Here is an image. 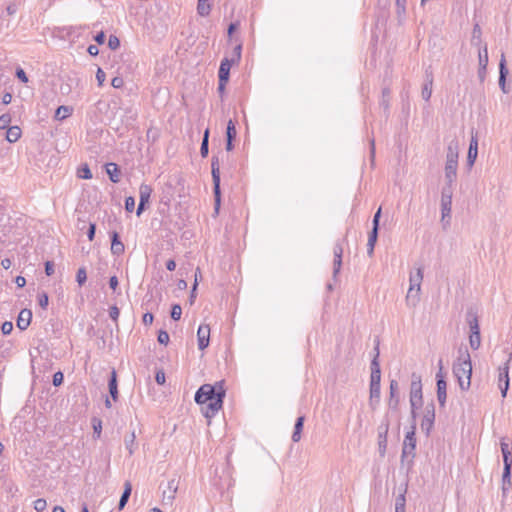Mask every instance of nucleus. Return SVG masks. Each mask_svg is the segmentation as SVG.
<instances>
[{
    "label": "nucleus",
    "mask_w": 512,
    "mask_h": 512,
    "mask_svg": "<svg viewBox=\"0 0 512 512\" xmlns=\"http://www.w3.org/2000/svg\"><path fill=\"white\" fill-rule=\"evenodd\" d=\"M153 319H154L153 314H152V313L147 312V313H145V314L143 315L142 321H143V323H144L145 325H150V324H152Z\"/></svg>",
    "instance_id": "0e129e2a"
},
{
    "label": "nucleus",
    "mask_w": 512,
    "mask_h": 512,
    "mask_svg": "<svg viewBox=\"0 0 512 512\" xmlns=\"http://www.w3.org/2000/svg\"><path fill=\"white\" fill-rule=\"evenodd\" d=\"M433 78L431 74L426 73L425 83L422 87L421 96L425 101H428L432 95Z\"/></svg>",
    "instance_id": "393cba45"
},
{
    "label": "nucleus",
    "mask_w": 512,
    "mask_h": 512,
    "mask_svg": "<svg viewBox=\"0 0 512 512\" xmlns=\"http://www.w3.org/2000/svg\"><path fill=\"white\" fill-rule=\"evenodd\" d=\"M152 193V188L147 184H141L139 188V204L136 211L137 216H140L145 209V204L149 201Z\"/></svg>",
    "instance_id": "4468645a"
},
{
    "label": "nucleus",
    "mask_w": 512,
    "mask_h": 512,
    "mask_svg": "<svg viewBox=\"0 0 512 512\" xmlns=\"http://www.w3.org/2000/svg\"><path fill=\"white\" fill-rule=\"evenodd\" d=\"M119 314H120V311L116 306L110 307L109 316L112 320L117 321Z\"/></svg>",
    "instance_id": "052dcab7"
},
{
    "label": "nucleus",
    "mask_w": 512,
    "mask_h": 512,
    "mask_svg": "<svg viewBox=\"0 0 512 512\" xmlns=\"http://www.w3.org/2000/svg\"><path fill=\"white\" fill-rule=\"evenodd\" d=\"M211 173L213 180V190H214V211L217 214L220 208L221 202V194H220V168H219V159L217 156H213L211 160Z\"/></svg>",
    "instance_id": "423d86ee"
},
{
    "label": "nucleus",
    "mask_w": 512,
    "mask_h": 512,
    "mask_svg": "<svg viewBox=\"0 0 512 512\" xmlns=\"http://www.w3.org/2000/svg\"><path fill=\"white\" fill-rule=\"evenodd\" d=\"M407 0H395L396 12L399 17H402L406 13Z\"/></svg>",
    "instance_id": "79ce46f5"
},
{
    "label": "nucleus",
    "mask_w": 512,
    "mask_h": 512,
    "mask_svg": "<svg viewBox=\"0 0 512 512\" xmlns=\"http://www.w3.org/2000/svg\"><path fill=\"white\" fill-rule=\"evenodd\" d=\"M181 314H182V309H181L180 305H178V304L173 305L172 309H171V318L173 320L177 321L181 318Z\"/></svg>",
    "instance_id": "09e8293b"
},
{
    "label": "nucleus",
    "mask_w": 512,
    "mask_h": 512,
    "mask_svg": "<svg viewBox=\"0 0 512 512\" xmlns=\"http://www.w3.org/2000/svg\"><path fill=\"white\" fill-rule=\"evenodd\" d=\"M453 373L461 390H468L471 385L472 364L467 350L461 352L453 366Z\"/></svg>",
    "instance_id": "f257e3e1"
},
{
    "label": "nucleus",
    "mask_w": 512,
    "mask_h": 512,
    "mask_svg": "<svg viewBox=\"0 0 512 512\" xmlns=\"http://www.w3.org/2000/svg\"><path fill=\"white\" fill-rule=\"evenodd\" d=\"M111 85L116 89L121 88L124 85V80L122 77L116 76L112 79Z\"/></svg>",
    "instance_id": "bf43d9fd"
},
{
    "label": "nucleus",
    "mask_w": 512,
    "mask_h": 512,
    "mask_svg": "<svg viewBox=\"0 0 512 512\" xmlns=\"http://www.w3.org/2000/svg\"><path fill=\"white\" fill-rule=\"evenodd\" d=\"M478 59H479V66H482V68H487V65H488L487 47H484L482 50H479Z\"/></svg>",
    "instance_id": "e433bc0d"
},
{
    "label": "nucleus",
    "mask_w": 512,
    "mask_h": 512,
    "mask_svg": "<svg viewBox=\"0 0 512 512\" xmlns=\"http://www.w3.org/2000/svg\"><path fill=\"white\" fill-rule=\"evenodd\" d=\"M377 237H378V231L371 230L369 237H368V242H367V253L370 256L373 254L375 243L377 241Z\"/></svg>",
    "instance_id": "f704fd0d"
},
{
    "label": "nucleus",
    "mask_w": 512,
    "mask_h": 512,
    "mask_svg": "<svg viewBox=\"0 0 512 512\" xmlns=\"http://www.w3.org/2000/svg\"><path fill=\"white\" fill-rule=\"evenodd\" d=\"M225 397V390L222 385H219L218 398L214 401L206 403V407L203 408V414L206 418H212L222 408L223 399Z\"/></svg>",
    "instance_id": "f8f14e48"
},
{
    "label": "nucleus",
    "mask_w": 512,
    "mask_h": 512,
    "mask_svg": "<svg viewBox=\"0 0 512 512\" xmlns=\"http://www.w3.org/2000/svg\"><path fill=\"white\" fill-rule=\"evenodd\" d=\"M198 348L204 350L209 345L210 327L209 325L202 324L197 331Z\"/></svg>",
    "instance_id": "dca6fc26"
},
{
    "label": "nucleus",
    "mask_w": 512,
    "mask_h": 512,
    "mask_svg": "<svg viewBox=\"0 0 512 512\" xmlns=\"http://www.w3.org/2000/svg\"><path fill=\"white\" fill-rule=\"evenodd\" d=\"M16 77L23 83H27L28 82V77L25 73V71L22 69V68H18L16 70Z\"/></svg>",
    "instance_id": "13d9d810"
},
{
    "label": "nucleus",
    "mask_w": 512,
    "mask_h": 512,
    "mask_svg": "<svg viewBox=\"0 0 512 512\" xmlns=\"http://www.w3.org/2000/svg\"><path fill=\"white\" fill-rule=\"evenodd\" d=\"M478 155V140L476 136H472L469 144L467 162L469 166H473Z\"/></svg>",
    "instance_id": "aec40b11"
},
{
    "label": "nucleus",
    "mask_w": 512,
    "mask_h": 512,
    "mask_svg": "<svg viewBox=\"0 0 512 512\" xmlns=\"http://www.w3.org/2000/svg\"><path fill=\"white\" fill-rule=\"evenodd\" d=\"M439 365V371L436 374L437 379V399L440 404V406H444L447 399V383L444 379V375L442 373L443 370V364L442 360L440 359L438 362Z\"/></svg>",
    "instance_id": "9b49d317"
},
{
    "label": "nucleus",
    "mask_w": 512,
    "mask_h": 512,
    "mask_svg": "<svg viewBox=\"0 0 512 512\" xmlns=\"http://www.w3.org/2000/svg\"><path fill=\"white\" fill-rule=\"evenodd\" d=\"M398 382L396 380L390 381V399H389V407L392 409H396L399 404V395H398Z\"/></svg>",
    "instance_id": "4be33fe9"
},
{
    "label": "nucleus",
    "mask_w": 512,
    "mask_h": 512,
    "mask_svg": "<svg viewBox=\"0 0 512 512\" xmlns=\"http://www.w3.org/2000/svg\"><path fill=\"white\" fill-rule=\"evenodd\" d=\"M211 11V5L209 3V0H198L197 4V13L202 16H208Z\"/></svg>",
    "instance_id": "72a5a7b5"
},
{
    "label": "nucleus",
    "mask_w": 512,
    "mask_h": 512,
    "mask_svg": "<svg viewBox=\"0 0 512 512\" xmlns=\"http://www.w3.org/2000/svg\"><path fill=\"white\" fill-rule=\"evenodd\" d=\"M511 359L512 355L510 354L506 362L498 368V387L503 398L506 397L509 389V364Z\"/></svg>",
    "instance_id": "1a4fd4ad"
},
{
    "label": "nucleus",
    "mask_w": 512,
    "mask_h": 512,
    "mask_svg": "<svg viewBox=\"0 0 512 512\" xmlns=\"http://www.w3.org/2000/svg\"><path fill=\"white\" fill-rule=\"evenodd\" d=\"M45 273L47 276H51L54 274V263L51 261H47L45 263Z\"/></svg>",
    "instance_id": "e2e57ef3"
},
{
    "label": "nucleus",
    "mask_w": 512,
    "mask_h": 512,
    "mask_svg": "<svg viewBox=\"0 0 512 512\" xmlns=\"http://www.w3.org/2000/svg\"><path fill=\"white\" fill-rule=\"evenodd\" d=\"M21 129L18 126H10L6 132V139L10 143H15L21 137Z\"/></svg>",
    "instance_id": "c85d7f7f"
},
{
    "label": "nucleus",
    "mask_w": 512,
    "mask_h": 512,
    "mask_svg": "<svg viewBox=\"0 0 512 512\" xmlns=\"http://www.w3.org/2000/svg\"><path fill=\"white\" fill-rule=\"evenodd\" d=\"M511 467H512V463H504V470H503V475H502V480H503L504 485L506 483L511 484V482H510Z\"/></svg>",
    "instance_id": "58836bf2"
},
{
    "label": "nucleus",
    "mask_w": 512,
    "mask_h": 512,
    "mask_svg": "<svg viewBox=\"0 0 512 512\" xmlns=\"http://www.w3.org/2000/svg\"><path fill=\"white\" fill-rule=\"evenodd\" d=\"M95 231H96V225L91 223L89 226V229L87 231V237L90 241H92L94 239Z\"/></svg>",
    "instance_id": "69168bd1"
},
{
    "label": "nucleus",
    "mask_w": 512,
    "mask_h": 512,
    "mask_svg": "<svg viewBox=\"0 0 512 512\" xmlns=\"http://www.w3.org/2000/svg\"><path fill=\"white\" fill-rule=\"evenodd\" d=\"M13 330V324L10 321H5L1 326V331L4 335H8Z\"/></svg>",
    "instance_id": "5fc2aeb1"
},
{
    "label": "nucleus",
    "mask_w": 512,
    "mask_h": 512,
    "mask_svg": "<svg viewBox=\"0 0 512 512\" xmlns=\"http://www.w3.org/2000/svg\"><path fill=\"white\" fill-rule=\"evenodd\" d=\"M380 217H381V207L377 210V212L375 213V215L373 217V220H372V224H373L372 230L378 231Z\"/></svg>",
    "instance_id": "864d4df0"
},
{
    "label": "nucleus",
    "mask_w": 512,
    "mask_h": 512,
    "mask_svg": "<svg viewBox=\"0 0 512 512\" xmlns=\"http://www.w3.org/2000/svg\"><path fill=\"white\" fill-rule=\"evenodd\" d=\"M209 130L206 129L203 135L201 147H200V154L202 157H207L209 153Z\"/></svg>",
    "instance_id": "c9c22d12"
},
{
    "label": "nucleus",
    "mask_w": 512,
    "mask_h": 512,
    "mask_svg": "<svg viewBox=\"0 0 512 512\" xmlns=\"http://www.w3.org/2000/svg\"><path fill=\"white\" fill-rule=\"evenodd\" d=\"M106 173L108 174L109 179L113 183H118L120 181V170H119L117 164H115V163L106 164Z\"/></svg>",
    "instance_id": "bb28decb"
},
{
    "label": "nucleus",
    "mask_w": 512,
    "mask_h": 512,
    "mask_svg": "<svg viewBox=\"0 0 512 512\" xmlns=\"http://www.w3.org/2000/svg\"><path fill=\"white\" fill-rule=\"evenodd\" d=\"M381 385L370 384V406L374 409L380 400Z\"/></svg>",
    "instance_id": "a878e982"
},
{
    "label": "nucleus",
    "mask_w": 512,
    "mask_h": 512,
    "mask_svg": "<svg viewBox=\"0 0 512 512\" xmlns=\"http://www.w3.org/2000/svg\"><path fill=\"white\" fill-rule=\"evenodd\" d=\"M501 452L503 455V462L504 463H512V451L510 448V445L504 440H501Z\"/></svg>",
    "instance_id": "473e14b6"
},
{
    "label": "nucleus",
    "mask_w": 512,
    "mask_h": 512,
    "mask_svg": "<svg viewBox=\"0 0 512 512\" xmlns=\"http://www.w3.org/2000/svg\"><path fill=\"white\" fill-rule=\"evenodd\" d=\"M118 284H119V282H118V278L116 276L110 277V279H109V286H110V288L112 290L115 291L117 289V287H118Z\"/></svg>",
    "instance_id": "774afa93"
},
{
    "label": "nucleus",
    "mask_w": 512,
    "mask_h": 512,
    "mask_svg": "<svg viewBox=\"0 0 512 512\" xmlns=\"http://www.w3.org/2000/svg\"><path fill=\"white\" fill-rule=\"evenodd\" d=\"M46 507H47V502L45 499L39 498L34 501V509L37 512H43L46 509Z\"/></svg>",
    "instance_id": "de8ad7c7"
},
{
    "label": "nucleus",
    "mask_w": 512,
    "mask_h": 512,
    "mask_svg": "<svg viewBox=\"0 0 512 512\" xmlns=\"http://www.w3.org/2000/svg\"><path fill=\"white\" fill-rule=\"evenodd\" d=\"M415 429V421H413L410 430L405 435L402 449V459L408 456L414 457V451L416 448Z\"/></svg>",
    "instance_id": "9d476101"
},
{
    "label": "nucleus",
    "mask_w": 512,
    "mask_h": 512,
    "mask_svg": "<svg viewBox=\"0 0 512 512\" xmlns=\"http://www.w3.org/2000/svg\"><path fill=\"white\" fill-rule=\"evenodd\" d=\"M73 112V108L70 106L61 105L56 109L55 112V119L57 120H64L65 118L69 117Z\"/></svg>",
    "instance_id": "7c9ffc66"
},
{
    "label": "nucleus",
    "mask_w": 512,
    "mask_h": 512,
    "mask_svg": "<svg viewBox=\"0 0 512 512\" xmlns=\"http://www.w3.org/2000/svg\"><path fill=\"white\" fill-rule=\"evenodd\" d=\"M108 387H109V393H110L112 399L114 401H117V399H118V385H117V375H116V371L115 370H113L111 372V377L109 379Z\"/></svg>",
    "instance_id": "cd10ccee"
},
{
    "label": "nucleus",
    "mask_w": 512,
    "mask_h": 512,
    "mask_svg": "<svg viewBox=\"0 0 512 512\" xmlns=\"http://www.w3.org/2000/svg\"><path fill=\"white\" fill-rule=\"evenodd\" d=\"M375 356L371 362V380L370 384H380L381 382V371H380V365L378 362L379 357V348L378 344L375 347Z\"/></svg>",
    "instance_id": "2eb2a0df"
},
{
    "label": "nucleus",
    "mask_w": 512,
    "mask_h": 512,
    "mask_svg": "<svg viewBox=\"0 0 512 512\" xmlns=\"http://www.w3.org/2000/svg\"><path fill=\"white\" fill-rule=\"evenodd\" d=\"M135 439H136V436H135L134 432L125 436V439H124L125 448L128 450L129 455H132L137 448Z\"/></svg>",
    "instance_id": "2f4dec72"
},
{
    "label": "nucleus",
    "mask_w": 512,
    "mask_h": 512,
    "mask_svg": "<svg viewBox=\"0 0 512 512\" xmlns=\"http://www.w3.org/2000/svg\"><path fill=\"white\" fill-rule=\"evenodd\" d=\"M10 123H11V115L10 114L5 113L0 116V129L1 130H4V129L7 130L10 127Z\"/></svg>",
    "instance_id": "c03bdc74"
},
{
    "label": "nucleus",
    "mask_w": 512,
    "mask_h": 512,
    "mask_svg": "<svg viewBox=\"0 0 512 512\" xmlns=\"http://www.w3.org/2000/svg\"><path fill=\"white\" fill-rule=\"evenodd\" d=\"M387 432H388V423L385 425H381L379 427V433H378V445H379V451L381 455H384L387 447Z\"/></svg>",
    "instance_id": "5701e85b"
},
{
    "label": "nucleus",
    "mask_w": 512,
    "mask_h": 512,
    "mask_svg": "<svg viewBox=\"0 0 512 512\" xmlns=\"http://www.w3.org/2000/svg\"><path fill=\"white\" fill-rule=\"evenodd\" d=\"M410 405L411 417L413 421L416 420V410L422 406V383L421 377L417 374H412L411 388H410Z\"/></svg>",
    "instance_id": "20e7f679"
},
{
    "label": "nucleus",
    "mask_w": 512,
    "mask_h": 512,
    "mask_svg": "<svg viewBox=\"0 0 512 512\" xmlns=\"http://www.w3.org/2000/svg\"><path fill=\"white\" fill-rule=\"evenodd\" d=\"M405 503V496L400 494L395 500V512H405Z\"/></svg>",
    "instance_id": "ea45409f"
},
{
    "label": "nucleus",
    "mask_w": 512,
    "mask_h": 512,
    "mask_svg": "<svg viewBox=\"0 0 512 512\" xmlns=\"http://www.w3.org/2000/svg\"><path fill=\"white\" fill-rule=\"evenodd\" d=\"M467 322L470 328L469 344L473 350H477L481 345L480 327L477 316L469 312L467 314Z\"/></svg>",
    "instance_id": "6e6552de"
},
{
    "label": "nucleus",
    "mask_w": 512,
    "mask_h": 512,
    "mask_svg": "<svg viewBox=\"0 0 512 512\" xmlns=\"http://www.w3.org/2000/svg\"><path fill=\"white\" fill-rule=\"evenodd\" d=\"M32 312L29 309H22L18 315L16 325L20 330H26L31 323Z\"/></svg>",
    "instance_id": "f3484780"
},
{
    "label": "nucleus",
    "mask_w": 512,
    "mask_h": 512,
    "mask_svg": "<svg viewBox=\"0 0 512 512\" xmlns=\"http://www.w3.org/2000/svg\"><path fill=\"white\" fill-rule=\"evenodd\" d=\"M435 421V406L434 403H428L425 407L423 419L421 422V427L423 430H426L427 433L430 432V430L433 427Z\"/></svg>",
    "instance_id": "ddd939ff"
},
{
    "label": "nucleus",
    "mask_w": 512,
    "mask_h": 512,
    "mask_svg": "<svg viewBox=\"0 0 512 512\" xmlns=\"http://www.w3.org/2000/svg\"><path fill=\"white\" fill-rule=\"evenodd\" d=\"M108 46L111 50H116L120 47V40L116 35H110L108 39Z\"/></svg>",
    "instance_id": "49530a36"
},
{
    "label": "nucleus",
    "mask_w": 512,
    "mask_h": 512,
    "mask_svg": "<svg viewBox=\"0 0 512 512\" xmlns=\"http://www.w3.org/2000/svg\"><path fill=\"white\" fill-rule=\"evenodd\" d=\"M93 430L96 437L99 438L102 430V423L100 420H97L95 418L93 419Z\"/></svg>",
    "instance_id": "603ef678"
},
{
    "label": "nucleus",
    "mask_w": 512,
    "mask_h": 512,
    "mask_svg": "<svg viewBox=\"0 0 512 512\" xmlns=\"http://www.w3.org/2000/svg\"><path fill=\"white\" fill-rule=\"evenodd\" d=\"M124 244L120 241L117 232H113L111 235V252L114 255H120L124 252Z\"/></svg>",
    "instance_id": "b1692460"
},
{
    "label": "nucleus",
    "mask_w": 512,
    "mask_h": 512,
    "mask_svg": "<svg viewBox=\"0 0 512 512\" xmlns=\"http://www.w3.org/2000/svg\"><path fill=\"white\" fill-rule=\"evenodd\" d=\"M96 79H97L98 85L102 86L106 79V74L101 68H98V70L96 72Z\"/></svg>",
    "instance_id": "4d7b16f0"
},
{
    "label": "nucleus",
    "mask_w": 512,
    "mask_h": 512,
    "mask_svg": "<svg viewBox=\"0 0 512 512\" xmlns=\"http://www.w3.org/2000/svg\"><path fill=\"white\" fill-rule=\"evenodd\" d=\"M155 380L159 385H163L165 383V373L162 370L156 372Z\"/></svg>",
    "instance_id": "680f3d73"
},
{
    "label": "nucleus",
    "mask_w": 512,
    "mask_h": 512,
    "mask_svg": "<svg viewBox=\"0 0 512 512\" xmlns=\"http://www.w3.org/2000/svg\"><path fill=\"white\" fill-rule=\"evenodd\" d=\"M303 424H304V417L303 416L298 417L296 419V422H295V425H294V430L302 431Z\"/></svg>",
    "instance_id": "338daca9"
},
{
    "label": "nucleus",
    "mask_w": 512,
    "mask_h": 512,
    "mask_svg": "<svg viewBox=\"0 0 512 512\" xmlns=\"http://www.w3.org/2000/svg\"><path fill=\"white\" fill-rule=\"evenodd\" d=\"M38 298V304L42 309H47V306L49 304V298L46 292H41L37 296Z\"/></svg>",
    "instance_id": "a18cd8bd"
},
{
    "label": "nucleus",
    "mask_w": 512,
    "mask_h": 512,
    "mask_svg": "<svg viewBox=\"0 0 512 512\" xmlns=\"http://www.w3.org/2000/svg\"><path fill=\"white\" fill-rule=\"evenodd\" d=\"M333 253H334L333 274H334V276H336L339 273V271L341 269V265H342L343 247H342L341 243L338 242L334 245Z\"/></svg>",
    "instance_id": "a211bd4d"
},
{
    "label": "nucleus",
    "mask_w": 512,
    "mask_h": 512,
    "mask_svg": "<svg viewBox=\"0 0 512 512\" xmlns=\"http://www.w3.org/2000/svg\"><path fill=\"white\" fill-rule=\"evenodd\" d=\"M453 187L444 186L441 191V221L450 223L452 210Z\"/></svg>",
    "instance_id": "0eeeda50"
},
{
    "label": "nucleus",
    "mask_w": 512,
    "mask_h": 512,
    "mask_svg": "<svg viewBox=\"0 0 512 512\" xmlns=\"http://www.w3.org/2000/svg\"><path fill=\"white\" fill-rule=\"evenodd\" d=\"M64 375L62 372L58 371L53 375V385L60 386L63 383Z\"/></svg>",
    "instance_id": "6e6d98bb"
},
{
    "label": "nucleus",
    "mask_w": 512,
    "mask_h": 512,
    "mask_svg": "<svg viewBox=\"0 0 512 512\" xmlns=\"http://www.w3.org/2000/svg\"><path fill=\"white\" fill-rule=\"evenodd\" d=\"M131 491H132V486H131L130 482H126L124 485V491L119 500V504H118L119 510H122L125 507V505L127 504L129 497L131 495Z\"/></svg>",
    "instance_id": "c756f323"
},
{
    "label": "nucleus",
    "mask_w": 512,
    "mask_h": 512,
    "mask_svg": "<svg viewBox=\"0 0 512 512\" xmlns=\"http://www.w3.org/2000/svg\"><path fill=\"white\" fill-rule=\"evenodd\" d=\"M219 385L223 386V382H217L215 385L204 384L195 393V401L198 404H206L218 398Z\"/></svg>",
    "instance_id": "39448f33"
},
{
    "label": "nucleus",
    "mask_w": 512,
    "mask_h": 512,
    "mask_svg": "<svg viewBox=\"0 0 512 512\" xmlns=\"http://www.w3.org/2000/svg\"><path fill=\"white\" fill-rule=\"evenodd\" d=\"M508 75V69L506 68V60L504 55H502L500 63H499V86L504 93H507L506 90V77Z\"/></svg>",
    "instance_id": "412c9836"
},
{
    "label": "nucleus",
    "mask_w": 512,
    "mask_h": 512,
    "mask_svg": "<svg viewBox=\"0 0 512 512\" xmlns=\"http://www.w3.org/2000/svg\"><path fill=\"white\" fill-rule=\"evenodd\" d=\"M423 280V268L418 267L416 272L410 273L409 289L406 295V304L409 307H416L420 301L421 283Z\"/></svg>",
    "instance_id": "7ed1b4c3"
},
{
    "label": "nucleus",
    "mask_w": 512,
    "mask_h": 512,
    "mask_svg": "<svg viewBox=\"0 0 512 512\" xmlns=\"http://www.w3.org/2000/svg\"><path fill=\"white\" fill-rule=\"evenodd\" d=\"M232 62L233 60H229L228 58H224L221 61L218 71V77L219 79H221L222 82H228Z\"/></svg>",
    "instance_id": "6ab92c4d"
},
{
    "label": "nucleus",
    "mask_w": 512,
    "mask_h": 512,
    "mask_svg": "<svg viewBox=\"0 0 512 512\" xmlns=\"http://www.w3.org/2000/svg\"><path fill=\"white\" fill-rule=\"evenodd\" d=\"M87 280V272H86V269L84 267H81L78 269L77 271V274H76V281L78 283L79 286H82L84 285V283L86 282Z\"/></svg>",
    "instance_id": "37998d69"
},
{
    "label": "nucleus",
    "mask_w": 512,
    "mask_h": 512,
    "mask_svg": "<svg viewBox=\"0 0 512 512\" xmlns=\"http://www.w3.org/2000/svg\"><path fill=\"white\" fill-rule=\"evenodd\" d=\"M77 176L81 179H91L92 173L87 164L78 169Z\"/></svg>",
    "instance_id": "a19ab883"
},
{
    "label": "nucleus",
    "mask_w": 512,
    "mask_h": 512,
    "mask_svg": "<svg viewBox=\"0 0 512 512\" xmlns=\"http://www.w3.org/2000/svg\"><path fill=\"white\" fill-rule=\"evenodd\" d=\"M459 145L457 140H452L447 146L446 152V163L444 167L445 173V186L453 187L454 182L457 178V167L459 157Z\"/></svg>",
    "instance_id": "f03ea898"
},
{
    "label": "nucleus",
    "mask_w": 512,
    "mask_h": 512,
    "mask_svg": "<svg viewBox=\"0 0 512 512\" xmlns=\"http://www.w3.org/2000/svg\"><path fill=\"white\" fill-rule=\"evenodd\" d=\"M236 127L232 120H229L227 123V129H226V138L230 140H234L236 137Z\"/></svg>",
    "instance_id": "4c0bfd02"
},
{
    "label": "nucleus",
    "mask_w": 512,
    "mask_h": 512,
    "mask_svg": "<svg viewBox=\"0 0 512 512\" xmlns=\"http://www.w3.org/2000/svg\"><path fill=\"white\" fill-rule=\"evenodd\" d=\"M170 340L168 332L160 330L158 334V342L163 345H167Z\"/></svg>",
    "instance_id": "8fccbe9b"
},
{
    "label": "nucleus",
    "mask_w": 512,
    "mask_h": 512,
    "mask_svg": "<svg viewBox=\"0 0 512 512\" xmlns=\"http://www.w3.org/2000/svg\"><path fill=\"white\" fill-rule=\"evenodd\" d=\"M135 207V199L132 196H129L125 199V209L128 212H132Z\"/></svg>",
    "instance_id": "3c124183"
}]
</instances>
